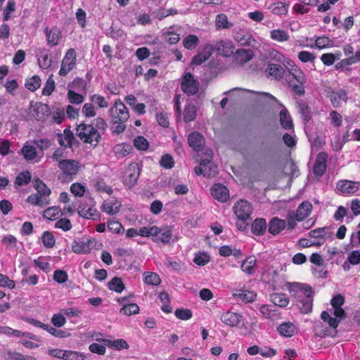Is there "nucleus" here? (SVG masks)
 <instances>
[{
    "label": "nucleus",
    "mask_w": 360,
    "mask_h": 360,
    "mask_svg": "<svg viewBox=\"0 0 360 360\" xmlns=\"http://www.w3.org/2000/svg\"><path fill=\"white\" fill-rule=\"evenodd\" d=\"M77 62V55L74 49H69L62 60L59 75L66 76L75 66Z\"/></svg>",
    "instance_id": "1a4fd4ad"
},
{
    "label": "nucleus",
    "mask_w": 360,
    "mask_h": 360,
    "mask_svg": "<svg viewBox=\"0 0 360 360\" xmlns=\"http://www.w3.org/2000/svg\"><path fill=\"white\" fill-rule=\"evenodd\" d=\"M68 98L70 103L76 105L81 104L84 100V98L82 94H79L73 90H68Z\"/></svg>",
    "instance_id": "6e6d98bb"
},
{
    "label": "nucleus",
    "mask_w": 360,
    "mask_h": 360,
    "mask_svg": "<svg viewBox=\"0 0 360 360\" xmlns=\"http://www.w3.org/2000/svg\"><path fill=\"white\" fill-rule=\"evenodd\" d=\"M330 124L335 127H339L342 124V116L336 110H332L329 114Z\"/></svg>",
    "instance_id": "13d9d810"
},
{
    "label": "nucleus",
    "mask_w": 360,
    "mask_h": 360,
    "mask_svg": "<svg viewBox=\"0 0 360 360\" xmlns=\"http://www.w3.org/2000/svg\"><path fill=\"white\" fill-rule=\"evenodd\" d=\"M52 63L49 51L43 48L39 49L38 55V64L42 69H48Z\"/></svg>",
    "instance_id": "cd10ccee"
},
{
    "label": "nucleus",
    "mask_w": 360,
    "mask_h": 360,
    "mask_svg": "<svg viewBox=\"0 0 360 360\" xmlns=\"http://www.w3.org/2000/svg\"><path fill=\"white\" fill-rule=\"evenodd\" d=\"M277 330L281 336L291 338L296 333L297 327L293 323L287 321L281 323L278 326Z\"/></svg>",
    "instance_id": "a878e982"
},
{
    "label": "nucleus",
    "mask_w": 360,
    "mask_h": 360,
    "mask_svg": "<svg viewBox=\"0 0 360 360\" xmlns=\"http://www.w3.org/2000/svg\"><path fill=\"white\" fill-rule=\"evenodd\" d=\"M332 105L335 108H340L341 106L342 101L346 102L348 99L347 92L342 89L338 90H332L328 96Z\"/></svg>",
    "instance_id": "f3484780"
},
{
    "label": "nucleus",
    "mask_w": 360,
    "mask_h": 360,
    "mask_svg": "<svg viewBox=\"0 0 360 360\" xmlns=\"http://www.w3.org/2000/svg\"><path fill=\"white\" fill-rule=\"evenodd\" d=\"M71 193L77 197H82L86 192V188L79 183H74L70 186Z\"/></svg>",
    "instance_id": "69168bd1"
},
{
    "label": "nucleus",
    "mask_w": 360,
    "mask_h": 360,
    "mask_svg": "<svg viewBox=\"0 0 360 360\" xmlns=\"http://www.w3.org/2000/svg\"><path fill=\"white\" fill-rule=\"evenodd\" d=\"M293 78L300 84H304L307 82V78L303 72L298 67L295 68L290 73Z\"/></svg>",
    "instance_id": "e2e57ef3"
},
{
    "label": "nucleus",
    "mask_w": 360,
    "mask_h": 360,
    "mask_svg": "<svg viewBox=\"0 0 360 360\" xmlns=\"http://www.w3.org/2000/svg\"><path fill=\"white\" fill-rule=\"evenodd\" d=\"M134 146L139 150H146L148 148L149 143L145 137L139 136L134 139Z\"/></svg>",
    "instance_id": "4d7b16f0"
},
{
    "label": "nucleus",
    "mask_w": 360,
    "mask_h": 360,
    "mask_svg": "<svg viewBox=\"0 0 360 360\" xmlns=\"http://www.w3.org/2000/svg\"><path fill=\"white\" fill-rule=\"evenodd\" d=\"M27 202L32 205H37L40 207H46L50 204L49 198L41 196L37 193L29 195L27 198Z\"/></svg>",
    "instance_id": "7c9ffc66"
},
{
    "label": "nucleus",
    "mask_w": 360,
    "mask_h": 360,
    "mask_svg": "<svg viewBox=\"0 0 360 360\" xmlns=\"http://www.w3.org/2000/svg\"><path fill=\"white\" fill-rule=\"evenodd\" d=\"M211 194L214 199L220 202H226L229 198V189L221 184H216L212 186Z\"/></svg>",
    "instance_id": "a211bd4d"
},
{
    "label": "nucleus",
    "mask_w": 360,
    "mask_h": 360,
    "mask_svg": "<svg viewBox=\"0 0 360 360\" xmlns=\"http://www.w3.org/2000/svg\"><path fill=\"white\" fill-rule=\"evenodd\" d=\"M233 212L239 221H248L251 219L252 207L245 200H238L233 206Z\"/></svg>",
    "instance_id": "6e6552de"
},
{
    "label": "nucleus",
    "mask_w": 360,
    "mask_h": 360,
    "mask_svg": "<svg viewBox=\"0 0 360 360\" xmlns=\"http://www.w3.org/2000/svg\"><path fill=\"white\" fill-rule=\"evenodd\" d=\"M79 214L86 219H98L100 217L99 212L94 207H80Z\"/></svg>",
    "instance_id": "72a5a7b5"
},
{
    "label": "nucleus",
    "mask_w": 360,
    "mask_h": 360,
    "mask_svg": "<svg viewBox=\"0 0 360 360\" xmlns=\"http://www.w3.org/2000/svg\"><path fill=\"white\" fill-rule=\"evenodd\" d=\"M328 154L326 152H320L317 154L314 165L313 173L316 176H322L327 167Z\"/></svg>",
    "instance_id": "ddd939ff"
},
{
    "label": "nucleus",
    "mask_w": 360,
    "mask_h": 360,
    "mask_svg": "<svg viewBox=\"0 0 360 360\" xmlns=\"http://www.w3.org/2000/svg\"><path fill=\"white\" fill-rule=\"evenodd\" d=\"M299 114L304 123H308L312 118L311 110L307 102L300 100L296 101Z\"/></svg>",
    "instance_id": "393cba45"
},
{
    "label": "nucleus",
    "mask_w": 360,
    "mask_h": 360,
    "mask_svg": "<svg viewBox=\"0 0 360 360\" xmlns=\"http://www.w3.org/2000/svg\"><path fill=\"white\" fill-rule=\"evenodd\" d=\"M45 34L47 44L51 47L59 44L62 39V32L60 30L56 27H52L51 28L45 27L44 30Z\"/></svg>",
    "instance_id": "4468645a"
},
{
    "label": "nucleus",
    "mask_w": 360,
    "mask_h": 360,
    "mask_svg": "<svg viewBox=\"0 0 360 360\" xmlns=\"http://www.w3.org/2000/svg\"><path fill=\"white\" fill-rule=\"evenodd\" d=\"M110 123L115 125L112 132L120 134L126 129L125 122L129 118V112L125 105L117 99L109 110Z\"/></svg>",
    "instance_id": "f03ea898"
},
{
    "label": "nucleus",
    "mask_w": 360,
    "mask_h": 360,
    "mask_svg": "<svg viewBox=\"0 0 360 360\" xmlns=\"http://www.w3.org/2000/svg\"><path fill=\"white\" fill-rule=\"evenodd\" d=\"M140 176V169L137 164H130L123 176V182L125 185L131 187L136 184Z\"/></svg>",
    "instance_id": "f8f14e48"
},
{
    "label": "nucleus",
    "mask_w": 360,
    "mask_h": 360,
    "mask_svg": "<svg viewBox=\"0 0 360 360\" xmlns=\"http://www.w3.org/2000/svg\"><path fill=\"white\" fill-rule=\"evenodd\" d=\"M55 81L53 79V75H51L46 80L41 93L44 96H50L55 90Z\"/></svg>",
    "instance_id": "5fc2aeb1"
},
{
    "label": "nucleus",
    "mask_w": 360,
    "mask_h": 360,
    "mask_svg": "<svg viewBox=\"0 0 360 360\" xmlns=\"http://www.w3.org/2000/svg\"><path fill=\"white\" fill-rule=\"evenodd\" d=\"M200 83L191 72H186L181 79V89L187 96H194L199 91Z\"/></svg>",
    "instance_id": "0eeeda50"
},
{
    "label": "nucleus",
    "mask_w": 360,
    "mask_h": 360,
    "mask_svg": "<svg viewBox=\"0 0 360 360\" xmlns=\"http://www.w3.org/2000/svg\"><path fill=\"white\" fill-rule=\"evenodd\" d=\"M333 41L327 37H319L315 41V46L320 49L333 46Z\"/></svg>",
    "instance_id": "bf43d9fd"
},
{
    "label": "nucleus",
    "mask_w": 360,
    "mask_h": 360,
    "mask_svg": "<svg viewBox=\"0 0 360 360\" xmlns=\"http://www.w3.org/2000/svg\"><path fill=\"white\" fill-rule=\"evenodd\" d=\"M58 167L62 172L61 176L63 181L69 182L72 181L78 174L82 165L75 160L65 159L64 161L60 162Z\"/></svg>",
    "instance_id": "423d86ee"
},
{
    "label": "nucleus",
    "mask_w": 360,
    "mask_h": 360,
    "mask_svg": "<svg viewBox=\"0 0 360 360\" xmlns=\"http://www.w3.org/2000/svg\"><path fill=\"white\" fill-rule=\"evenodd\" d=\"M146 237H153V240L155 243H161L162 244H167L172 239V231L170 226L158 227L157 226H152L148 227V231L143 233Z\"/></svg>",
    "instance_id": "20e7f679"
},
{
    "label": "nucleus",
    "mask_w": 360,
    "mask_h": 360,
    "mask_svg": "<svg viewBox=\"0 0 360 360\" xmlns=\"http://www.w3.org/2000/svg\"><path fill=\"white\" fill-rule=\"evenodd\" d=\"M197 109L193 104L188 103L185 105L184 110V121L186 123L191 122L196 118Z\"/></svg>",
    "instance_id": "e433bc0d"
},
{
    "label": "nucleus",
    "mask_w": 360,
    "mask_h": 360,
    "mask_svg": "<svg viewBox=\"0 0 360 360\" xmlns=\"http://www.w3.org/2000/svg\"><path fill=\"white\" fill-rule=\"evenodd\" d=\"M139 312V307L135 303L124 304L120 309V313L126 316L136 314Z\"/></svg>",
    "instance_id": "3c124183"
},
{
    "label": "nucleus",
    "mask_w": 360,
    "mask_h": 360,
    "mask_svg": "<svg viewBox=\"0 0 360 360\" xmlns=\"http://www.w3.org/2000/svg\"><path fill=\"white\" fill-rule=\"evenodd\" d=\"M143 281L147 285L157 286L161 283L158 274L154 272H146L143 274Z\"/></svg>",
    "instance_id": "37998d69"
},
{
    "label": "nucleus",
    "mask_w": 360,
    "mask_h": 360,
    "mask_svg": "<svg viewBox=\"0 0 360 360\" xmlns=\"http://www.w3.org/2000/svg\"><path fill=\"white\" fill-rule=\"evenodd\" d=\"M68 279V275L66 271L57 269L53 273V280L58 283L62 284L65 283Z\"/></svg>",
    "instance_id": "774afa93"
},
{
    "label": "nucleus",
    "mask_w": 360,
    "mask_h": 360,
    "mask_svg": "<svg viewBox=\"0 0 360 360\" xmlns=\"http://www.w3.org/2000/svg\"><path fill=\"white\" fill-rule=\"evenodd\" d=\"M220 320L230 327H238L243 321V316L238 313L228 311L221 315Z\"/></svg>",
    "instance_id": "dca6fc26"
},
{
    "label": "nucleus",
    "mask_w": 360,
    "mask_h": 360,
    "mask_svg": "<svg viewBox=\"0 0 360 360\" xmlns=\"http://www.w3.org/2000/svg\"><path fill=\"white\" fill-rule=\"evenodd\" d=\"M257 259L255 256L248 257L241 264V270L248 275H252L255 270Z\"/></svg>",
    "instance_id": "c85d7f7f"
},
{
    "label": "nucleus",
    "mask_w": 360,
    "mask_h": 360,
    "mask_svg": "<svg viewBox=\"0 0 360 360\" xmlns=\"http://www.w3.org/2000/svg\"><path fill=\"white\" fill-rule=\"evenodd\" d=\"M41 84V81L40 77L38 75H34L32 77H30L25 81V86L26 88L34 92L37 90Z\"/></svg>",
    "instance_id": "c03bdc74"
},
{
    "label": "nucleus",
    "mask_w": 360,
    "mask_h": 360,
    "mask_svg": "<svg viewBox=\"0 0 360 360\" xmlns=\"http://www.w3.org/2000/svg\"><path fill=\"white\" fill-rule=\"evenodd\" d=\"M108 288L110 290L121 293L125 288V285L122 279L115 276L108 283Z\"/></svg>",
    "instance_id": "ea45409f"
},
{
    "label": "nucleus",
    "mask_w": 360,
    "mask_h": 360,
    "mask_svg": "<svg viewBox=\"0 0 360 360\" xmlns=\"http://www.w3.org/2000/svg\"><path fill=\"white\" fill-rule=\"evenodd\" d=\"M240 300L242 301L249 303L255 301L256 297V294H255L253 292L248 291V290H243L239 292L238 295H236Z\"/></svg>",
    "instance_id": "338daca9"
},
{
    "label": "nucleus",
    "mask_w": 360,
    "mask_h": 360,
    "mask_svg": "<svg viewBox=\"0 0 360 360\" xmlns=\"http://www.w3.org/2000/svg\"><path fill=\"white\" fill-rule=\"evenodd\" d=\"M285 69L278 64L269 63L265 70V74L267 77H273L276 79H281L285 75Z\"/></svg>",
    "instance_id": "b1692460"
},
{
    "label": "nucleus",
    "mask_w": 360,
    "mask_h": 360,
    "mask_svg": "<svg viewBox=\"0 0 360 360\" xmlns=\"http://www.w3.org/2000/svg\"><path fill=\"white\" fill-rule=\"evenodd\" d=\"M214 48L217 55L229 58L233 54L235 46L231 40L221 39L216 41Z\"/></svg>",
    "instance_id": "9d476101"
},
{
    "label": "nucleus",
    "mask_w": 360,
    "mask_h": 360,
    "mask_svg": "<svg viewBox=\"0 0 360 360\" xmlns=\"http://www.w3.org/2000/svg\"><path fill=\"white\" fill-rule=\"evenodd\" d=\"M205 163L204 176L212 178L217 174V167L212 160H203Z\"/></svg>",
    "instance_id": "a19ab883"
},
{
    "label": "nucleus",
    "mask_w": 360,
    "mask_h": 360,
    "mask_svg": "<svg viewBox=\"0 0 360 360\" xmlns=\"http://www.w3.org/2000/svg\"><path fill=\"white\" fill-rule=\"evenodd\" d=\"M93 241L87 240L86 241L76 242L75 241L72 244V251L77 254H87L91 251V245Z\"/></svg>",
    "instance_id": "c756f323"
},
{
    "label": "nucleus",
    "mask_w": 360,
    "mask_h": 360,
    "mask_svg": "<svg viewBox=\"0 0 360 360\" xmlns=\"http://www.w3.org/2000/svg\"><path fill=\"white\" fill-rule=\"evenodd\" d=\"M98 341L103 343L105 345L111 349L121 350L123 349H129V344L124 339H117L111 340L108 339H97Z\"/></svg>",
    "instance_id": "bb28decb"
},
{
    "label": "nucleus",
    "mask_w": 360,
    "mask_h": 360,
    "mask_svg": "<svg viewBox=\"0 0 360 360\" xmlns=\"http://www.w3.org/2000/svg\"><path fill=\"white\" fill-rule=\"evenodd\" d=\"M337 189L345 195L356 194L360 189V182L349 180H340L336 184Z\"/></svg>",
    "instance_id": "9b49d317"
},
{
    "label": "nucleus",
    "mask_w": 360,
    "mask_h": 360,
    "mask_svg": "<svg viewBox=\"0 0 360 360\" xmlns=\"http://www.w3.org/2000/svg\"><path fill=\"white\" fill-rule=\"evenodd\" d=\"M41 242L47 248H51L55 245L56 239L50 231H44L41 235Z\"/></svg>",
    "instance_id": "8fccbe9b"
},
{
    "label": "nucleus",
    "mask_w": 360,
    "mask_h": 360,
    "mask_svg": "<svg viewBox=\"0 0 360 360\" xmlns=\"http://www.w3.org/2000/svg\"><path fill=\"white\" fill-rule=\"evenodd\" d=\"M261 280L274 291L283 289L284 281L272 266H266L262 273Z\"/></svg>",
    "instance_id": "39448f33"
},
{
    "label": "nucleus",
    "mask_w": 360,
    "mask_h": 360,
    "mask_svg": "<svg viewBox=\"0 0 360 360\" xmlns=\"http://www.w3.org/2000/svg\"><path fill=\"white\" fill-rule=\"evenodd\" d=\"M188 143L193 150L200 151L205 145V139L200 132L193 131L188 135Z\"/></svg>",
    "instance_id": "6ab92c4d"
},
{
    "label": "nucleus",
    "mask_w": 360,
    "mask_h": 360,
    "mask_svg": "<svg viewBox=\"0 0 360 360\" xmlns=\"http://www.w3.org/2000/svg\"><path fill=\"white\" fill-rule=\"evenodd\" d=\"M288 290L302 314L311 312L314 292L311 285L302 283H287Z\"/></svg>",
    "instance_id": "f257e3e1"
},
{
    "label": "nucleus",
    "mask_w": 360,
    "mask_h": 360,
    "mask_svg": "<svg viewBox=\"0 0 360 360\" xmlns=\"http://www.w3.org/2000/svg\"><path fill=\"white\" fill-rule=\"evenodd\" d=\"M90 101L94 103L100 108H105L108 106V103L105 98L99 94H94L89 98Z\"/></svg>",
    "instance_id": "864d4df0"
},
{
    "label": "nucleus",
    "mask_w": 360,
    "mask_h": 360,
    "mask_svg": "<svg viewBox=\"0 0 360 360\" xmlns=\"http://www.w3.org/2000/svg\"><path fill=\"white\" fill-rule=\"evenodd\" d=\"M15 10V2L9 0L3 12V20L8 21L11 18V13Z\"/></svg>",
    "instance_id": "680f3d73"
},
{
    "label": "nucleus",
    "mask_w": 360,
    "mask_h": 360,
    "mask_svg": "<svg viewBox=\"0 0 360 360\" xmlns=\"http://www.w3.org/2000/svg\"><path fill=\"white\" fill-rule=\"evenodd\" d=\"M326 228H318L309 232V236L312 238L314 246H321L326 242Z\"/></svg>",
    "instance_id": "4be33fe9"
},
{
    "label": "nucleus",
    "mask_w": 360,
    "mask_h": 360,
    "mask_svg": "<svg viewBox=\"0 0 360 360\" xmlns=\"http://www.w3.org/2000/svg\"><path fill=\"white\" fill-rule=\"evenodd\" d=\"M253 54L251 50L238 49L233 55V62L237 65H243L252 58Z\"/></svg>",
    "instance_id": "5701e85b"
},
{
    "label": "nucleus",
    "mask_w": 360,
    "mask_h": 360,
    "mask_svg": "<svg viewBox=\"0 0 360 360\" xmlns=\"http://www.w3.org/2000/svg\"><path fill=\"white\" fill-rule=\"evenodd\" d=\"M76 131L80 140L86 143L97 146L101 139L100 132L92 124L81 123Z\"/></svg>",
    "instance_id": "7ed1b4c3"
},
{
    "label": "nucleus",
    "mask_w": 360,
    "mask_h": 360,
    "mask_svg": "<svg viewBox=\"0 0 360 360\" xmlns=\"http://www.w3.org/2000/svg\"><path fill=\"white\" fill-rule=\"evenodd\" d=\"M271 38L273 40L283 42L289 39V35L285 31L283 30H273L271 32Z\"/></svg>",
    "instance_id": "de8ad7c7"
},
{
    "label": "nucleus",
    "mask_w": 360,
    "mask_h": 360,
    "mask_svg": "<svg viewBox=\"0 0 360 360\" xmlns=\"http://www.w3.org/2000/svg\"><path fill=\"white\" fill-rule=\"evenodd\" d=\"M73 139V134L70 129H65L63 134L58 135V143L65 148L71 147Z\"/></svg>",
    "instance_id": "f704fd0d"
},
{
    "label": "nucleus",
    "mask_w": 360,
    "mask_h": 360,
    "mask_svg": "<svg viewBox=\"0 0 360 360\" xmlns=\"http://www.w3.org/2000/svg\"><path fill=\"white\" fill-rule=\"evenodd\" d=\"M160 164L165 169H172L174 165V162L171 155L165 154L162 156Z\"/></svg>",
    "instance_id": "0e129e2a"
},
{
    "label": "nucleus",
    "mask_w": 360,
    "mask_h": 360,
    "mask_svg": "<svg viewBox=\"0 0 360 360\" xmlns=\"http://www.w3.org/2000/svg\"><path fill=\"white\" fill-rule=\"evenodd\" d=\"M266 227V221L264 219L257 218L252 224L251 230L255 235L262 236L264 234Z\"/></svg>",
    "instance_id": "2f4dec72"
},
{
    "label": "nucleus",
    "mask_w": 360,
    "mask_h": 360,
    "mask_svg": "<svg viewBox=\"0 0 360 360\" xmlns=\"http://www.w3.org/2000/svg\"><path fill=\"white\" fill-rule=\"evenodd\" d=\"M33 186L37 190V193L49 198L51 193V189L39 178L34 179Z\"/></svg>",
    "instance_id": "c9c22d12"
},
{
    "label": "nucleus",
    "mask_w": 360,
    "mask_h": 360,
    "mask_svg": "<svg viewBox=\"0 0 360 360\" xmlns=\"http://www.w3.org/2000/svg\"><path fill=\"white\" fill-rule=\"evenodd\" d=\"M259 311L266 319H274L278 316V310L272 304L262 305L259 309Z\"/></svg>",
    "instance_id": "79ce46f5"
},
{
    "label": "nucleus",
    "mask_w": 360,
    "mask_h": 360,
    "mask_svg": "<svg viewBox=\"0 0 360 360\" xmlns=\"http://www.w3.org/2000/svg\"><path fill=\"white\" fill-rule=\"evenodd\" d=\"M174 315L180 320L187 321L192 318L193 312L189 309L179 308L175 310Z\"/></svg>",
    "instance_id": "603ef678"
},
{
    "label": "nucleus",
    "mask_w": 360,
    "mask_h": 360,
    "mask_svg": "<svg viewBox=\"0 0 360 360\" xmlns=\"http://www.w3.org/2000/svg\"><path fill=\"white\" fill-rule=\"evenodd\" d=\"M199 42V38L195 34H188L183 39V45L188 50L195 49Z\"/></svg>",
    "instance_id": "a18cd8bd"
},
{
    "label": "nucleus",
    "mask_w": 360,
    "mask_h": 360,
    "mask_svg": "<svg viewBox=\"0 0 360 360\" xmlns=\"http://www.w3.org/2000/svg\"><path fill=\"white\" fill-rule=\"evenodd\" d=\"M215 25L217 29H229L233 26V23L229 21L226 14L220 13L216 16Z\"/></svg>",
    "instance_id": "58836bf2"
},
{
    "label": "nucleus",
    "mask_w": 360,
    "mask_h": 360,
    "mask_svg": "<svg viewBox=\"0 0 360 360\" xmlns=\"http://www.w3.org/2000/svg\"><path fill=\"white\" fill-rule=\"evenodd\" d=\"M20 154L22 155L23 158L27 162L38 163L41 161L43 156V154L41 156H38L36 148L34 146L28 144L27 142L22 146Z\"/></svg>",
    "instance_id": "2eb2a0df"
},
{
    "label": "nucleus",
    "mask_w": 360,
    "mask_h": 360,
    "mask_svg": "<svg viewBox=\"0 0 360 360\" xmlns=\"http://www.w3.org/2000/svg\"><path fill=\"white\" fill-rule=\"evenodd\" d=\"M272 13L276 15H282L288 12V6L283 2L279 1L272 6Z\"/></svg>",
    "instance_id": "052dcab7"
},
{
    "label": "nucleus",
    "mask_w": 360,
    "mask_h": 360,
    "mask_svg": "<svg viewBox=\"0 0 360 360\" xmlns=\"http://www.w3.org/2000/svg\"><path fill=\"white\" fill-rule=\"evenodd\" d=\"M270 300L275 307H285L290 302L289 298L284 293L274 292L270 295Z\"/></svg>",
    "instance_id": "473e14b6"
},
{
    "label": "nucleus",
    "mask_w": 360,
    "mask_h": 360,
    "mask_svg": "<svg viewBox=\"0 0 360 360\" xmlns=\"http://www.w3.org/2000/svg\"><path fill=\"white\" fill-rule=\"evenodd\" d=\"M31 174L29 171H23L15 178V184L18 186L27 185L31 181Z\"/></svg>",
    "instance_id": "49530a36"
},
{
    "label": "nucleus",
    "mask_w": 360,
    "mask_h": 360,
    "mask_svg": "<svg viewBox=\"0 0 360 360\" xmlns=\"http://www.w3.org/2000/svg\"><path fill=\"white\" fill-rule=\"evenodd\" d=\"M286 227V221L284 219H279L278 217H273L269 222L268 231L276 236L280 233Z\"/></svg>",
    "instance_id": "412c9836"
},
{
    "label": "nucleus",
    "mask_w": 360,
    "mask_h": 360,
    "mask_svg": "<svg viewBox=\"0 0 360 360\" xmlns=\"http://www.w3.org/2000/svg\"><path fill=\"white\" fill-rule=\"evenodd\" d=\"M280 122L283 128L285 129H291L293 128V122L292 117L285 108L280 112Z\"/></svg>",
    "instance_id": "4c0bfd02"
},
{
    "label": "nucleus",
    "mask_w": 360,
    "mask_h": 360,
    "mask_svg": "<svg viewBox=\"0 0 360 360\" xmlns=\"http://www.w3.org/2000/svg\"><path fill=\"white\" fill-rule=\"evenodd\" d=\"M107 225L109 231L113 233L120 234L124 231L122 224L114 219H109Z\"/></svg>",
    "instance_id": "09e8293b"
},
{
    "label": "nucleus",
    "mask_w": 360,
    "mask_h": 360,
    "mask_svg": "<svg viewBox=\"0 0 360 360\" xmlns=\"http://www.w3.org/2000/svg\"><path fill=\"white\" fill-rule=\"evenodd\" d=\"M312 204L308 201H303L297 207L295 214V219L297 221H302L307 218L312 211Z\"/></svg>",
    "instance_id": "aec40b11"
}]
</instances>
